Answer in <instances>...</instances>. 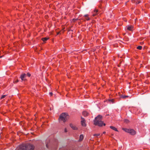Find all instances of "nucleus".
<instances>
[{
  "instance_id": "nucleus-1",
  "label": "nucleus",
  "mask_w": 150,
  "mask_h": 150,
  "mask_svg": "<svg viewBox=\"0 0 150 150\" xmlns=\"http://www.w3.org/2000/svg\"><path fill=\"white\" fill-rule=\"evenodd\" d=\"M101 118L102 116L100 115H99L96 117L94 121V125L99 126H102L103 125L104 126H105V124L103 123V122L101 121Z\"/></svg>"
},
{
  "instance_id": "nucleus-2",
  "label": "nucleus",
  "mask_w": 150,
  "mask_h": 150,
  "mask_svg": "<svg viewBox=\"0 0 150 150\" xmlns=\"http://www.w3.org/2000/svg\"><path fill=\"white\" fill-rule=\"evenodd\" d=\"M20 148L22 150H33L34 146L30 144H25L21 145Z\"/></svg>"
},
{
  "instance_id": "nucleus-3",
  "label": "nucleus",
  "mask_w": 150,
  "mask_h": 150,
  "mask_svg": "<svg viewBox=\"0 0 150 150\" xmlns=\"http://www.w3.org/2000/svg\"><path fill=\"white\" fill-rule=\"evenodd\" d=\"M69 116L67 113H62L59 117V120L62 121L64 122H66L68 119Z\"/></svg>"
},
{
  "instance_id": "nucleus-4",
  "label": "nucleus",
  "mask_w": 150,
  "mask_h": 150,
  "mask_svg": "<svg viewBox=\"0 0 150 150\" xmlns=\"http://www.w3.org/2000/svg\"><path fill=\"white\" fill-rule=\"evenodd\" d=\"M123 129L125 132H128L132 135H134L136 134V132L133 129L123 128Z\"/></svg>"
},
{
  "instance_id": "nucleus-5",
  "label": "nucleus",
  "mask_w": 150,
  "mask_h": 150,
  "mask_svg": "<svg viewBox=\"0 0 150 150\" xmlns=\"http://www.w3.org/2000/svg\"><path fill=\"white\" fill-rule=\"evenodd\" d=\"M90 20V18L88 16V14L85 15H84V17L81 19L83 21H85L86 20L89 21Z\"/></svg>"
},
{
  "instance_id": "nucleus-6",
  "label": "nucleus",
  "mask_w": 150,
  "mask_h": 150,
  "mask_svg": "<svg viewBox=\"0 0 150 150\" xmlns=\"http://www.w3.org/2000/svg\"><path fill=\"white\" fill-rule=\"evenodd\" d=\"M81 124L82 126L83 127H86V124L85 123V120L82 117H81Z\"/></svg>"
},
{
  "instance_id": "nucleus-7",
  "label": "nucleus",
  "mask_w": 150,
  "mask_h": 150,
  "mask_svg": "<svg viewBox=\"0 0 150 150\" xmlns=\"http://www.w3.org/2000/svg\"><path fill=\"white\" fill-rule=\"evenodd\" d=\"M26 76V74H22L20 76V78L22 80H25V78Z\"/></svg>"
},
{
  "instance_id": "nucleus-8",
  "label": "nucleus",
  "mask_w": 150,
  "mask_h": 150,
  "mask_svg": "<svg viewBox=\"0 0 150 150\" xmlns=\"http://www.w3.org/2000/svg\"><path fill=\"white\" fill-rule=\"evenodd\" d=\"M98 11L97 9H95L93 13V16H96L98 14Z\"/></svg>"
},
{
  "instance_id": "nucleus-9",
  "label": "nucleus",
  "mask_w": 150,
  "mask_h": 150,
  "mask_svg": "<svg viewBox=\"0 0 150 150\" xmlns=\"http://www.w3.org/2000/svg\"><path fill=\"white\" fill-rule=\"evenodd\" d=\"M71 127L74 130H76L77 129V128L76 126L72 124H70V125Z\"/></svg>"
},
{
  "instance_id": "nucleus-10",
  "label": "nucleus",
  "mask_w": 150,
  "mask_h": 150,
  "mask_svg": "<svg viewBox=\"0 0 150 150\" xmlns=\"http://www.w3.org/2000/svg\"><path fill=\"white\" fill-rule=\"evenodd\" d=\"M83 115L85 117L87 116L88 115V113L86 111H84L83 112Z\"/></svg>"
},
{
  "instance_id": "nucleus-11",
  "label": "nucleus",
  "mask_w": 150,
  "mask_h": 150,
  "mask_svg": "<svg viewBox=\"0 0 150 150\" xmlns=\"http://www.w3.org/2000/svg\"><path fill=\"white\" fill-rule=\"evenodd\" d=\"M83 137H83V135L81 134L80 136L79 141V142H80V141H82L83 139Z\"/></svg>"
},
{
  "instance_id": "nucleus-12",
  "label": "nucleus",
  "mask_w": 150,
  "mask_h": 150,
  "mask_svg": "<svg viewBox=\"0 0 150 150\" xmlns=\"http://www.w3.org/2000/svg\"><path fill=\"white\" fill-rule=\"evenodd\" d=\"M49 39V38H42V40L44 42H45L46 41Z\"/></svg>"
},
{
  "instance_id": "nucleus-13",
  "label": "nucleus",
  "mask_w": 150,
  "mask_h": 150,
  "mask_svg": "<svg viewBox=\"0 0 150 150\" xmlns=\"http://www.w3.org/2000/svg\"><path fill=\"white\" fill-rule=\"evenodd\" d=\"M110 128L111 129H112L116 131H117V130L115 127L111 126L110 127Z\"/></svg>"
},
{
  "instance_id": "nucleus-14",
  "label": "nucleus",
  "mask_w": 150,
  "mask_h": 150,
  "mask_svg": "<svg viewBox=\"0 0 150 150\" xmlns=\"http://www.w3.org/2000/svg\"><path fill=\"white\" fill-rule=\"evenodd\" d=\"M79 20V19L78 18H76V19H75V18H74L72 20V21L73 22H75L76 21H77V20ZM79 20H80V21H81V19H79Z\"/></svg>"
},
{
  "instance_id": "nucleus-15",
  "label": "nucleus",
  "mask_w": 150,
  "mask_h": 150,
  "mask_svg": "<svg viewBox=\"0 0 150 150\" xmlns=\"http://www.w3.org/2000/svg\"><path fill=\"white\" fill-rule=\"evenodd\" d=\"M128 97V96H125V95H122V96H121V97L123 98H125L126 97Z\"/></svg>"
},
{
  "instance_id": "nucleus-16",
  "label": "nucleus",
  "mask_w": 150,
  "mask_h": 150,
  "mask_svg": "<svg viewBox=\"0 0 150 150\" xmlns=\"http://www.w3.org/2000/svg\"><path fill=\"white\" fill-rule=\"evenodd\" d=\"M142 46H138L137 47V48L138 49H139V50H141L142 49Z\"/></svg>"
},
{
  "instance_id": "nucleus-17",
  "label": "nucleus",
  "mask_w": 150,
  "mask_h": 150,
  "mask_svg": "<svg viewBox=\"0 0 150 150\" xmlns=\"http://www.w3.org/2000/svg\"><path fill=\"white\" fill-rule=\"evenodd\" d=\"M100 135V134H94L93 135V136H96V137H98Z\"/></svg>"
},
{
  "instance_id": "nucleus-18",
  "label": "nucleus",
  "mask_w": 150,
  "mask_h": 150,
  "mask_svg": "<svg viewBox=\"0 0 150 150\" xmlns=\"http://www.w3.org/2000/svg\"><path fill=\"white\" fill-rule=\"evenodd\" d=\"M134 2L136 3V4H138L140 3V1H134Z\"/></svg>"
},
{
  "instance_id": "nucleus-19",
  "label": "nucleus",
  "mask_w": 150,
  "mask_h": 150,
  "mask_svg": "<svg viewBox=\"0 0 150 150\" xmlns=\"http://www.w3.org/2000/svg\"><path fill=\"white\" fill-rule=\"evenodd\" d=\"M6 95L2 96H1V99H2L6 97Z\"/></svg>"
},
{
  "instance_id": "nucleus-20",
  "label": "nucleus",
  "mask_w": 150,
  "mask_h": 150,
  "mask_svg": "<svg viewBox=\"0 0 150 150\" xmlns=\"http://www.w3.org/2000/svg\"><path fill=\"white\" fill-rule=\"evenodd\" d=\"M18 80H15L14 81V83H17L18 82Z\"/></svg>"
},
{
  "instance_id": "nucleus-21",
  "label": "nucleus",
  "mask_w": 150,
  "mask_h": 150,
  "mask_svg": "<svg viewBox=\"0 0 150 150\" xmlns=\"http://www.w3.org/2000/svg\"><path fill=\"white\" fill-rule=\"evenodd\" d=\"M27 75L29 77L30 76L31 74H30L28 73H27Z\"/></svg>"
},
{
  "instance_id": "nucleus-22",
  "label": "nucleus",
  "mask_w": 150,
  "mask_h": 150,
  "mask_svg": "<svg viewBox=\"0 0 150 150\" xmlns=\"http://www.w3.org/2000/svg\"><path fill=\"white\" fill-rule=\"evenodd\" d=\"M132 28V27L128 26L127 27V28Z\"/></svg>"
},
{
  "instance_id": "nucleus-23",
  "label": "nucleus",
  "mask_w": 150,
  "mask_h": 150,
  "mask_svg": "<svg viewBox=\"0 0 150 150\" xmlns=\"http://www.w3.org/2000/svg\"><path fill=\"white\" fill-rule=\"evenodd\" d=\"M53 93H52V92H50V94L51 95V96H52V95Z\"/></svg>"
},
{
  "instance_id": "nucleus-24",
  "label": "nucleus",
  "mask_w": 150,
  "mask_h": 150,
  "mask_svg": "<svg viewBox=\"0 0 150 150\" xmlns=\"http://www.w3.org/2000/svg\"><path fill=\"white\" fill-rule=\"evenodd\" d=\"M128 30H130V31H132V29H131V28H130V29H127Z\"/></svg>"
},
{
  "instance_id": "nucleus-25",
  "label": "nucleus",
  "mask_w": 150,
  "mask_h": 150,
  "mask_svg": "<svg viewBox=\"0 0 150 150\" xmlns=\"http://www.w3.org/2000/svg\"><path fill=\"white\" fill-rule=\"evenodd\" d=\"M110 100L111 101L112 103H113V99H112V100Z\"/></svg>"
},
{
  "instance_id": "nucleus-26",
  "label": "nucleus",
  "mask_w": 150,
  "mask_h": 150,
  "mask_svg": "<svg viewBox=\"0 0 150 150\" xmlns=\"http://www.w3.org/2000/svg\"><path fill=\"white\" fill-rule=\"evenodd\" d=\"M67 132V129H65V132Z\"/></svg>"
},
{
  "instance_id": "nucleus-27",
  "label": "nucleus",
  "mask_w": 150,
  "mask_h": 150,
  "mask_svg": "<svg viewBox=\"0 0 150 150\" xmlns=\"http://www.w3.org/2000/svg\"><path fill=\"white\" fill-rule=\"evenodd\" d=\"M60 33V32H58V33H57V35H58V34H59Z\"/></svg>"
},
{
  "instance_id": "nucleus-28",
  "label": "nucleus",
  "mask_w": 150,
  "mask_h": 150,
  "mask_svg": "<svg viewBox=\"0 0 150 150\" xmlns=\"http://www.w3.org/2000/svg\"><path fill=\"white\" fill-rule=\"evenodd\" d=\"M105 132H103V134H105Z\"/></svg>"
},
{
  "instance_id": "nucleus-29",
  "label": "nucleus",
  "mask_w": 150,
  "mask_h": 150,
  "mask_svg": "<svg viewBox=\"0 0 150 150\" xmlns=\"http://www.w3.org/2000/svg\"><path fill=\"white\" fill-rule=\"evenodd\" d=\"M46 146L47 147H48V145L47 144H46Z\"/></svg>"
},
{
  "instance_id": "nucleus-30",
  "label": "nucleus",
  "mask_w": 150,
  "mask_h": 150,
  "mask_svg": "<svg viewBox=\"0 0 150 150\" xmlns=\"http://www.w3.org/2000/svg\"><path fill=\"white\" fill-rule=\"evenodd\" d=\"M132 2H134V1H133V0H132Z\"/></svg>"
},
{
  "instance_id": "nucleus-31",
  "label": "nucleus",
  "mask_w": 150,
  "mask_h": 150,
  "mask_svg": "<svg viewBox=\"0 0 150 150\" xmlns=\"http://www.w3.org/2000/svg\"><path fill=\"white\" fill-rule=\"evenodd\" d=\"M1 57H0V58H1Z\"/></svg>"
}]
</instances>
